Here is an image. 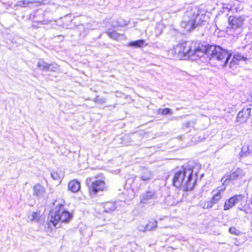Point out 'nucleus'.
<instances>
[{
    "label": "nucleus",
    "instance_id": "nucleus-21",
    "mask_svg": "<svg viewBox=\"0 0 252 252\" xmlns=\"http://www.w3.org/2000/svg\"><path fill=\"white\" fill-rule=\"evenodd\" d=\"M157 227V222L154 221L153 222H150L149 223L145 225L144 228H140V231L145 232L147 230H152Z\"/></svg>",
    "mask_w": 252,
    "mask_h": 252
},
{
    "label": "nucleus",
    "instance_id": "nucleus-8",
    "mask_svg": "<svg viewBox=\"0 0 252 252\" xmlns=\"http://www.w3.org/2000/svg\"><path fill=\"white\" fill-rule=\"evenodd\" d=\"M194 43L190 42H185L182 43L183 58H189L192 57V49Z\"/></svg>",
    "mask_w": 252,
    "mask_h": 252
},
{
    "label": "nucleus",
    "instance_id": "nucleus-24",
    "mask_svg": "<svg viewBox=\"0 0 252 252\" xmlns=\"http://www.w3.org/2000/svg\"><path fill=\"white\" fill-rule=\"evenodd\" d=\"M37 67L42 70H47L49 67V63L44 61L43 60H40L37 63Z\"/></svg>",
    "mask_w": 252,
    "mask_h": 252
},
{
    "label": "nucleus",
    "instance_id": "nucleus-5",
    "mask_svg": "<svg viewBox=\"0 0 252 252\" xmlns=\"http://www.w3.org/2000/svg\"><path fill=\"white\" fill-rule=\"evenodd\" d=\"M245 20L243 16H230L228 18V26L226 29L228 34L235 36L240 32Z\"/></svg>",
    "mask_w": 252,
    "mask_h": 252
},
{
    "label": "nucleus",
    "instance_id": "nucleus-13",
    "mask_svg": "<svg viewBox=\"0 0 252 252\" xmlns=\"http://www.w3.org/2000/svg\"><path fill=\"white\" fill-rule=\"evenodd\" d=\"M33 195L37 197L43 196L45 193L44 187L39 184H35L33 188Z\"/></svg>",
    "mask_w": 252,
    "mask_h": 252
},
{
    "label": "nucleus",
    "instance_id": "nucleus-33",
    "mask_svg": "<svg viewBox=\"0 0 252 252\" xmlns=\"http://www.w3.org/2000/svg\"><path fill=\"white\" fill-rule=\"evenodd\" d=\"M92 180V178H88L87 179V180H86V182L88 184H89V182H91Z\"/></svg>",
    "mask_w": 252,
    "mask_h": 252
},
{
    "label": "nucleus",
    "instance_id": "nucleus-23",
    "mask_svg": "<svg viewBox=\"0 0 252 252\" xmlns=\"http://www.w3.org/2000/svg\"><path fill=\"white\" fill-rule=\"evenodd\" d=\"M192 53L193 55L192 57H202L203 55L204 54V52L203 51L202 49H200L199 47H196L195 44H194L193 48L192 49Z\"/></svg>",
    "mask_w": 252,
    "mask_h": 252
},
{
    "label": "nucleus",
    "instance_id": "nucleus-22",
    "mask_svg": "<svg viewBox=\"0 0 252 252\" xmlns=\"http://www.w3.org/2000/svg\"><path fill=\"white\" fill-rule=\"evenodd\" d=\"M28 219L31 221H38L40 219V215L38 212H32L28 214Z\"/></svg>",
    "mask_w": 252,
    "mask_h": 252
},
{
    "label": "nucleus",
    "instance_id": "nucleus-19",
    "mask_svg": "<svg viewBox=\"0 0 252 252\" xmlns=\"http://www.w3.org/2000/svg\"><path fill=\"white\" fill-rule=\"evenodd\" d=\"M105 212L110 213L116 209V206L114 202H108L104 204L103 205Z\"/></svg>",
    "mask_w": 252,
    "mask_h": 252
},
{
    "label": "nucleus",
    "instance_id": "nucleus-3",
    "mask_svg": "<svg viewBox=\"0 0 252 252\" xmlns=\"http://www.w3.org/2000/svg\"><path fill=\"white\" fill-rule=\"evenodd\" d=\"M192 173L193 170L190 168H184L179 170L174 174L173 179V185L178 188H182L185 190L192 189L194 184Z\"/></svg>",
    "mask_w": 252,
    "mask_h": 252
},
{
    "label": "nucleus",
    "instance_id": "nucleus-12",
    "mask_svg": "<svg viewBox=\"0 0 252 252\" xmlns=\"http://www.w3.org/2000/svg\"><path fill=\"white\" fill-rule=\"evenodd\" d=\"M251 108H244L243 110L239 112L237 115V120L238 122L246 121L250 116Z\"/></svg>",
    "mask_w": 252,
    "mask_h": 252
},
{
    "label": "nucleus",
    "instance_id": "nucleus-9",
    "mask_svg": "<svg viewBox=\"0 0 252 252\" xmlns=\"http://www.w3.org/2000/svg\"><path fill=\"white\" fill-rule=\"evenodd\" d=\"M244 196L242 195H235L225 200L224 204V210H228L233 207L235 204L242 201Z\"/></svg>",
    "mask_w": 252,
    "mask_h": 252
},
{
    "label": "nucleus",
    "instance_id": "nucleus-31",
    "mask_svg": "<svg viewBox=\"0 0 252 252\" xmlns=\"http://www.w3.org/2000/svg\"><path fill=\"white\" fill-rule=\"evenodd\" d=\"M229 232L232 234L236 235H238L240 233V231L234 227H230L229 229Z\"/></svg>",
    "mask_w": 252,
    "mask_h": 252
},
{
    "label": "nucleus",
    "instance_id": "nucleus-36",
    "mask_svg": "<svg viewBox=\"0 0 252 252\" xmlns=\"http://www.w3.org/2000/svg\"><path fill=\"white\" fill-rule=\"evenodd\" d=\"M251 98H252V96H251Z\"/></svg>",
    "mask_w": 252,
    "mask_h": 252
},
{
    "label": "nucleus",
    "instance_id": "nucleus-28",
    "mask_svg": "<svg viewBox=\"0 0 252 252\" xmlns=\"http://www.w3.org/2000/svg\"><path fill=\"white\" fill-rule=\"evenodd\" d=\"M215 204H216V203H214L213 202V200L211 199L210 201L206 202L203 206V208L204 209H211V208H212L213 205Z\"/></svg>",
    "mask_w": 252,
    "mask_h": 252
},
{
    "label": "nucleus",
    "instance_id": "nucleus-32",
    "mask_svg": "<svg viewBox=\"0 0 252 252\" xmlns=\"http://www.w3.org/2000/svg\"><path fill=\"white\" fill-rule=\"evenodd\" d=\"M94 101L99 103H104L105 102V99L103 98H99L98 97L95 98Z\"/></svg>",
    "mask_w": 252,
    "mask_h": 252
},
{
    "label": "nucleus",
    "instance_id": "nucleus-34",
    "mask_svg": "<svg viewBox=\"0 0 252 252\" xmlns=\"http://www.w3.org/2000/svg\"><path fill=\"white\" fill-rule=\"evenodd\" d=\"M144 227H145V226H143V225H139L138 227V229L140 231V228H144Z\"/></svg>",
    "mask_w": 252,
    "mask_h": 252
},
{
    "label": "nucleus",
    "instance_id": "nucleus-15",
    "mask_svg": "<svg viewBox=\"0 0 252 252\" xmlns=\"http://www.w3.org/2000/svg\"><path fill=\"white\" fill-rule=\"evenodd\" d=\"M246 58L242 56L240 54H236L234 55L232 60L230 61L229 63V66L230 68H233L234 65L237 63V62L241 60H245Z\"/></svg>",
    "mask_w": 252,
    "mask_h": 252
},
{
    "label": "nucleus",
    "instance_id": "nucleus-4",
    "mask_svg": "<svg viewBox=\"0 0 252 252\" xmlns=\"http://www.w3.org/2000/svg\"><path fill=\"white\" fill-rule=\"evenodd\" d=\"M55 207L50 214V222L55 227H57L60 222H68L72 218V214L64 209L62 203L55 201Z\"/></svg>",
    "mask_w": 252,
    "mask_h": 252
},
{
    "label": "nucleus",
    "instance_id": "nucleus-11",
    "mask_svg": "<svg viewBox=\"0 0 252 252\" xmlns=\"http://www.w3.org/2000/svg\"><path fill=\"white\" fill-rule=\"evenodd\" d=\"M182 43L174 46L172 49L169 51V55H171L173 58L178 59L183 58V53H182Z\"/></svg>",
    "mask_w": 252,
    "mask_h": 252
},
{
    "label": "nucleus",
    "instance_id": "nucleus-26",
    "mask_svg": "<svg viewBox=\"0 0 252 252\" xmlns=\"http://www.w3.org/2000/svg\"><path fill=\"white\" fill-rule=\"evenodd\" d=\"M107 34L109 37L115 40H118L119 37L122 36L121 34L118 33L115 31L108 32Z\"/></svg>",
    "mask_w": 252,
    "mask_h": 252
},
{
    "label": "nucleus",
    "instance_id": "nucleus-1",
    "mask_svg": "<svg viewBox=\"0 0 252 252\" xmlns=\"http://www.w3.org/2000/svg\"><path fill=\"white\" fill-rule=\"evenodd\" d=\"M206 54L209 58L210 64L219 68L226 66L231 56V53L215 45H211L206 48Z\"/></svg>",
    "mask_w": 252,
    "mask_h": 252
},
{
    "label": "nucleus",
    "instance_id": "nucleus-25",
    "mask_svg": "<svg viewBox=\"0 0 252 252\" xmlns=\"http://www.w3.org/2000/svg\"><path fill=\"white\" fill-rule=\"evenodd\" d=\"M32 2L26 0H19L17 2L16 6L20 7H26L28 6V4L32 3Z\"/></svg>",
    "mask_w": 252,
    "mask_h": 252
},
{
    "label": "nucleus",
    "instance_id": "nucleus-27",
    "mask_svg": "<svg viewBox=\"0 0 252 252\" xmlns=\"http://www.w3.org/2000/svg\"><path fill=\"white\" fill-rule=\"evenodd\" d=\"M158 114H161L162 115H167L168 114H171L172 112L171 110L169 108H164V109H159L158 110Z\"/></svg>",
    "mask_w": 252,
    "mask_h": 252
},
{
    "label": "nucleus",
    "instance_id": "nucleus-10",
    "mask_svg": "<svg viewBox=\"0 0 252 252\" xmlns=\"http://www.w3.org/2000/svg\"><path fill=\"white\" fill-rule=\"evenodd\" d=\"M156 199V195L154 191H147L140 196V203L143 204L150 203Z\"/></svg>",
    "mask_w": 252,
    "mask_h": 252
},
{
    "label": "nucleus",
    "instance_id": "nucleus-14",
    "mask_svg": "<svg viewBox=\"0 0 252 252\" xmlns=\"http://www.w3.org/2000/svg\"><path fill=\"white\" fill-rule=\"evenodd\" d=\"M81 188L80 183L77 180L70 181L68 185V189L73 192L78 191Z\"/></svg>",
    "mask_w": 252,
    "mask_h": 252
},
{
    "label": "nucleus",
    "instance_id": "nucleus-2",
    "mask_svg": "<svg viewBox=\"0 0 252 252\" xmlns=\"http://www.w3.org/2000/svg\"><path fill=\"white\" fill-rule=\"evenodd\" d=\"M206 15L203 11L193 7L186 12L181 26L187 31H190L202 25L206 21Z\"/></svg>",
    "mask_w": 252,
    "mask_h": 252
},
{
    "label": "nucleus",
    "instance_id": "nucleus-30",
    "mask_svg": "<svg viewBox=\"0 0 252 252\" xmlns=\"http://www.w3.org/2000/svg\"><path fill=\"white\" fill-rule=\"evenodd\" d=\"M51 176L53 178V179L56 180H60L61 179V176L57 172H53L51 173Z\"/></svg>",
    "mask_w": 252,
    "mask_h": 252
},
{
    "label": "nucleus",
    "instance_id": "nucleus-35",
    "mask_svg": "<svg viewBox=\"0 0 252 252\" xmlns=\"http://www.w3.org/2000/svg\"><path fill=\"white\" fill-rule=\"evenodd\" d=\"M251 148H252V145H251Z\"/></svg>",
    "mask_w": 252,
    "mask_h": 252
},
{
    "label": "nucleus",
    "instance_id": "nucleus-16",
    "mask_svg": "<svg viewBox=\"0 0 252 252\" xmlns=\"http://www.w3.org/2000/svg\"><path fill=\"white\" fill-rule=\"evenodd\" d=\"M225 188L223 187L217 190V192L214 194L212 199L214 203H217L221 198L223 192L225 189Z\"/></svg>",
    "mask_w": 252,
    "mask_h": 252
},
{
    "label": "nucleus",
    "instance_id": "nucleus-20",
    "mask_svg": "<svg viewBox=\"0 0 252 252\" xmlns=\"http://www.w3.org/2000/svg\"><path fill=\"white\" fill-rule=\"evenodd\" d=\"M144 40L139 39L129 42L128 44V46L134 48H141L144 46Z\"/></svg>",
    "mask_w": 252,
    "mask_h": 252
},
{
    "label": "nucleus",
    "instance_id": "nucleus-6",
    "mask_svg": "<svg viewBox=\"0 0 252 252\" xmlns=\"http://www.w3.org/2000/svg\"><path fill=\"white\" fill-rule=\"evenodd\" d=\"M89 188L90 192L95 194L100 191L106 190L107 186L105 181V178L101 176L96 177L95 180L92 181Z\"/></svg>",
    "mask_w": 252,
    "mask_h": 252
},
{
    "label": "nucleus",
    "instance_id": "nucleus-18",
    "mask_svg": "<svg viewBox=\"0 0 252 252\" xmlns=\"http://www.w3.org/2000/svg\"><path fill=\"white\" fill-rule=\"evenodd\" d=\"M153 177V174L151 171L148 169H144L143 171L140 178L142 181H148L151 180Z\"/></svg>",
    "mask_w": 252,
    "mask_h": 252
},
{
    "label": "nucleus",
    "instance_id": "nucleus-29",
    "mask_svg": "<svg viewBox=\"0 0 252 252\" xmlns=\"http://www.w3.org/2000/svg\"><path fill=\"white\" fill-rule=\"evenodd\" d=\"M49 67H48L47 70L56 71V70H57L58 69V66L57 65V64H54V63L49 64Z\"/></svg>",
    "mask_w": 252,
    "mask_h": 252
},
{
    "label": "nucleus",
    "instance_id": "nucleus-17",
    "mask_svg": "<svg viewBox=\"0 0 252 252\" xmlns=\"http://www.w3.org/2000/svg\"><path fill=\"white\" fill-rule=\"evenodd\" d=\"M252 154V148L251 145H244L240 154L241 157H247Z\"/></svg>",
    "mask_w": 252,
    "mask_h": 252
},
{
    "label": "nucleus",
    "instance_id": "nucleus-7",
    "mask_svg": "<svg viewBox=\"0 0 252 252\" xmlns=\"http://www.w3.org/2000/svg\"><path fill=\"white\" fill-rule=\"evenodd\" d=\"M245 175L246 172L244 170L238 168L230 174L225 175L221 180H224V182H226L227 180L240 179L244 177Z\"/></svg>",
    "mask_w": 252,
    "mask_h": 252
}]
</instances>
